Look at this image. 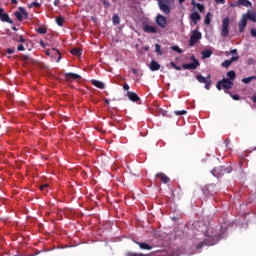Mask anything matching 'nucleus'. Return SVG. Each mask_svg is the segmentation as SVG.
Segmentation results:
<instances>
[{"label":"nucleus","instance_id":"1","mask_svg":"<svg viewBox=\"0 0 256 256\" xmlns=\"http://www.w3.org/2000/svg\"><path fill=\"white\" fill-rule=\"evenodd\" d=\"M233 171V167L231 166H218L215 167L211 173L214 177H223V175H227Z\"/></svg>","mask_w":256,"mask_h":256},{"label":"nucleus","instance_id":"2","mask_svg":"<svg viewBox=\"0 0 256 256\" xmlns=\"http://www.w3.org/2000/svg\"><path fill=\"white\" fill-rule=\"evenodd\" d=\"M216 87L218 91L224 89L225 93H228L229 90L233 88V81L227 78H223L222 80L218 81Z\"/></svg>","mask_w":256,"mask_h":256},{"label":"nucleus","instance_id":"3","mask_svg":"<svg viewBox=\"0 0 256 256\" xmlns=\"http://www.w3.org/2000/svg\"><path fill=\"white\" fill-rule=\"evenodd\" d=\"M175 0H158V6L160 11H162V13H164L165 15H169V13H171V7H169V5H171V3H173Z\"/></svg>","mask_w":256,"mask_h":256},{"label":"nucleus","instance_id":"4","mask_svg":"<svg viewBox=\"0 0 256 256\" xmlns=\"http://www.w3.org/2000/svg\"><path fill=\"white\" fill-rule=\"evenodd\" d=\"M190 60L193 61V63H188V64H183L182 68H184L185 70H194L197 69V67H199L201 64L199 63V60L197 58H195V55H192L190 57Z\"/></svg>","mask_w":256,"mask_h":256},{"label":"nucleus","instance_id":"5","mask_svg":"<svg viewBox=\"0 0 256 256\" xmlns=\"http://www.w3.org/2000/svg\"><path fill=\"white\" fill-rule=\"evenodd\" d=\"M229 23H231L229 17L222 20L221 37H229Z\"/></svg>","mask_w":256,"mask_h":256},{"label":"nucleus","instance_id":"6","mask_svg":"<svg viewBox=\"0 0 256 256\" xmlns=\"http://www.w3.org/2000/svg\"><path fill=\"white\" fill-rule=\"evenodd\" d=\"M201 37H202L201 32H199L198 30H194L192 32V35L190 36V41H189L190 47L197 45V42L201 40Z\"/></svg>","mask_w":256,"mask_h":256},{"label":"nucleus","instance_id":"7","mask_svg":"<svg viewBox=\"0 0 256 256\" xmlns=\"http://www.w3.org/2000/svg\"><path fill=\"white\" fill-rule=\"evenodd\" d=\"M156 25H158V27H160L161 29H165V27H167V18H165V16L159 14L156 17Z\"/></svg>","mask_w":256,"mask_h":256},{"label":"nucleus","instance_id":"8","mask_svg":"<svg viewBox=\"0 0 256 256\" xmlns=\"http://www.w3.org/2000/svg\"><path fill=\"white\" fill-rule=\"evenodd\" d=\"M0 21L4 23H10L12 25L13 20L9 17V14L5 13V9L0 8Z\"/></svg>","mask_w":256,"mask_h":256},{"label":"nucleus","instance_id":"9","mask_svg":"<svg viewBox=\"0 0 256 256\" xmlns=\"http://www.w3.org/2000/svg\"><path fill=\"white\" fill-rule=\"evenodd\" d=\"M64 77H65L66 81H77V79H81V75L73 73V72L65 73Z\"/></svg>","mask_w":256,"mask_h":256},{"label":"nucleus","instance_id":"10","mask_svg":"<svg viewBox=\"0 0 256 256\" xmlns=\"http://www.w3.org/2000/svg\"><path fill=\"white\" fill-rule=\"evenodd\" d=\"M212 245H215V240H213V238H209L207 240L200 242L197 245V249H203V247L205 246H212Z\"/></svg>","mask_w":256,"mask_h":256},{"label":"nucleus","instance_id":"11","mask_svg":"<svg viewBox=\"0 0 256 256\" xmlns=\"http://www.w3.org/2000/svg\"><path fill=\"white\" fill-rule=\"evenodd\" d=\"M234 61H239V56H232L230 60H225L222 63V67H224V69H229Z\"/></svg>","mask_w":256,"mask_h":256},{"label":"nucleus","instance_id":"12","mask_svg":"<svg viewBox=\"0 0 256 256\" xmlns=\"http://www.w3.org/2000/svg\"><path fill=\"white\" fill-rule=\"evenodd\" d=\"M155 177L156 179H160L161 183L167 184L169 183V181H171V179L168 176H166L165 173L163 172L157 173Z\"/></svg>","mask_w":256,"mask_h":256},{"label":"nucleus","instance_id":"13","mask_svg":"<svg viewBox=\"0 0 256 256\" xmlns=\"http://www.w3.org/2000/svg\"><path fill=\"white\" fill-rule=\"evenodd\" d=\"M127 97L130 101H133V103H137L141 99L139 98V95H137V93L131 91L127 92Z\"/></svg>","mask_w":256,"mask_h":256},{"label":"nucleus","instance_id":"14","mask_svg":"<svg viewBox=\"0 0 256 256\" xmlns=\"http://www.w3.org/2000/svg\"><path fill=\"white\" fill-rule=\"evenodd\" d=\"M134 243L136 245L139 246L140 249L144 250V251H151V249H153V246L145 243V242H137V241H134Z\"/></svg>","mask_w":256,"mask_h":256},{"label":"nucleus","instance_id":"15","mask_svg":"<svg viewBox=\"0 0 256 256\" xmlns=\"http://www.w3.org/2000/svg\"><path fill=\"white\" fill-rule=\"evenodd\" d=\"M46 55H58L57 63L61 61V52L55 48H52L51 50H46Z\"/></svg>","mask_w":256,"mask_h":256},{"label":"nucleus","instance_id":"16","mask_svg":"<svg viewBox=\"0 0 256 256\" xmlns=\"http://www.w3.org/2000/svg\"><path fill=\"white\" fill-rule=\"evenodd\" d=\"M144 33H157V27L145 24L143 26Z\"/></svg>","mask_w":256,"mask_h":256},{"label":"nucleus","instance_id":"17","mask_svg":"<svg viewBox=\"0 0 256 256\" xmlns=\"http://www.w3.org/2000/svg\"><path fill=\"white\" fill-rule=\"evenodd\" d=\"M246 27H247V17L243 16V18L239 22V32L243 33Z\"/></svg>","mask_w":256,"mask_h":256},{"label":"nucleus","instance_id":"18","mask_svg":"<svg viewBox=\"0 0 256 256\" xmlns=\"http://www.w3.org/2000/svg\"><path fill=\"white\" fill-rule=\"evenodd\" d=\"M244 17H246V21L247 19H249V21H252L253 23H256V14L255 12H251V11H247V13L244 15Z\"/></svg>","mask_w":256,"mask_h":256},{"label":"nucleus","instance_id":"19","mask_svg":"<svg viewBox=\"0 0 256 256\" xmlns=\"http://www.w3.org/2000/svg\"><path fill=\"white\" fill-rule=\"evenodd\" d=\"M191 21H193L194 25H197V21H201V15L198 12H193L190 15Z\"/></svg>","mask_w":256,"mask_h":256},{"label":"nucleus","instance_id":"20","mask_svg":"<svg viewBox=\"0 0 256 256\" xmlns=\"http://www.w3.org/2000/svg\"><path fill=\"white\" fill-rule=\"evenodd\" d=\"M150 71H159V69H161V65L159 63H157V61L152 60L150 62Z\"/></svg>","mask_w":256,"mask_h":256},{"label":"nucleus","instance_id":"21","mask_svg":"<svg viewBox=\"0 0 256 256\" xmlns=\"http://www.w3.org/2000/svg\"><path fill=\"white\" fill-rule=\"evenodd\" d=\"M196 79L199 83L205 84L206 82H208L211 79V75H208L207 77H205V76L199 74L196 76Z\"/></svg>","mask_w":256,"mask_h":256},{"label":"nucleus","instance_id":"22","mask_svg":"<svg viewBox=\"0 0 256 256\" xmlns=\"http://www.w3.org/2000/svg\"><path fill=\"white\" fill-rule=\"evenodd\" d=\"M91 83L94 87H97V89H105V84L99 80H91Z\"/></svg>","mask_w":256,"mask_h":256},{"label":"nucleus","instance_id":"23","mask_svg":"<svg viewBox=\"0 0 256 256\" xmlns=\"http://www.w3.org/2000/svg\"><path fill=\"white\" fill-rule=\"evenodd\" d=\"M226 77H228L227 79L229 81H235V77H237V74L235 73V71L231 70L227 72Z\"/></svg>","mask_w":256,"mask_h":256},{"label":"nucleus","instance_id":"24","mask_svg":"<svg viewBox=\"0 0 256 256\" xmlns=\"http://www.w3.org/2000/svg\"><path fill=\"white\" fill-rule=\"evenodd\" d=\"M239 5H242V7H252V3L249 0H238Z\"/></svg>","mask_w":256,"mask_h":256},{"label":"nucleus","instance_id":"25","mask_svg":"<svg viewBox=\"0 0 256 256\" xmlns=\"http://www.w3.org/2000/svg\"><path fill=\"white\" fill-rule=\"evenodd\" d=\"M70 53L72 55H74L75 57H81V55H82L81 49H79V48H72Z\"/></svg>","mask_w":256,"mask_h":256},{"label":"nucleus","instance_id":"26","mask_svg":"<svg viewBox=\"0 0 256 256\" xmlns=\"http://www.w3.org/2000/svg\"><path fill=\"white\" fill-rule=\"evenodd\" d=\"M211 55H213V51L212 50H204V51H202V58L203 59H209V57H211Z\"/></svg>","mask_w":256,"mask_h":256},{"label":"nucleus","instance_id":"27","mask_svg":"<svg viewBox=\"0 0 256 256\" xmlns=\"http://www.w3.org/2000/svg\"><path fill=\"white\" fill-rule=\"evenodd\" d=\"M212 16H213V14H211V12H207L205 19H204L205 25H211V17Z\"/></svg>","mask_w":256,"mask_h":256},{"label":"nucleus","instance_id":"28","mask_svg":"<svg viewBox=\"0 0 256 256\" xmlns=\"http://www.w3.org/2000/svg\"><path fill=\"white\" fill-rule=\"evenodd\" d=\"M112 22L113 25H119V23H121V18L119 17V14H114Z\"/></svg>","mask_w":256,"mask_h":256},{"label":"nucleus","instance_id":"29","mask_svg":"<svg viewBox=\"0 0 256 256\" xmlns=\"http://www.w3.org/2000/svg\"><path fill=\"white\" fill-rule=\"evenodd\" d=\"M255 80H256V76H251V77L243 78L242 83H245L247 85Z\"/></svg>","mask_w":256,"mask_h":256},{"label":"nucleus","instance_id":"30","mask_svg":"<svg viewBox=\"0 0 256 256\" xmlns=\"http://www.w3.org/2000/svg\"><path fill=\"white\" fill-rule=\"evenodd\" d=\"M17 43H24L25 47H29V44H27V40L23 38V35L18 36V39H16Z\"/></svg>","mask_w":256,"mask_h":256},{"label":"nucleus","instance_id":"31","mask_svg":"<svg viewBox=\"0 0 256 256\" xmlns=\"http://www.w3.org/2000/svg\"><path fill=\"white\" fill-rule=\"evenodd\" d=\"M193 5L195 6V7H197V9H198V11H200V13H203L204 11H205V6H203L202 4H200V3H193Z\"/></svg>","mask_w":256,"mask_h":256},{"label":"nucleus","instance_id":"32","mask_svg":"<svg viewBox=\"0 0 256 256\" xmlns=\"http://www.w3.org/2000/svg\"><path fill=\"white\" fill-rule=\"evenodd\" d=\"M56 23L59 27H63V23H65V20L63 17H56Z\"/></svg>","mask_w":256,"mask_h":256},{"label":"nucleus","instance_id":"33","mask_svg":"<svg viewBox=\"0 0 256 256\" xmlns=\"http://www.w3.org/2000/svg\"><path fill=\"white\" fill-rule=\"evenodd\" d=\"M126 256H149V255L143 254V253H136V252H127Z\"/></svg>","mask_w":256,"mask_h":256},{"label":"nucleus","instance_id":"34","mask_svg":"<svg viewBox=\"0 0 256 256\" xmlns=\"http://www.w3.org/2000/svg\"><path fill=\"white\" fill-rule=\"evenodd\" d=\"M19 11H21L22 16H24L25 19H29V14H28L27 11L25 10V8L19 7Z\"/></svg>","mask_w":256,"mask_h":256},{"label":"nucleus","instance_id":"35","mask_svg":"<svg viewBox=\"0 0 256 256\" xmlns=\"http://www.w3.org/2000/svg\"><path fill=\"white\" fill-rule=\"evenodd\" d=\"M155 51L158 55H163V50H161L160 44H155Z\"/></svg>","mask_w":256,"mask_h":256},{"label":"nucleus","instance_id":"36","mask_svg":"<svg viewBox=\"0 0 256 256\" xmlns=\"http://www.w3.org/2000/svg\"><path fill=\"white\" fill-rule=\"evenodd\" d=\"M14 15L18 21H23V13H21V11L15 12Z\"/></svg>","mask_w":256,"mask_h":256},{"label":"nucleus","instance_id":"37","mask_svg":"<svg viewBox=\"0 0 256 256\" xmlns=\"http://www.w3.org/2000/svg\"><path fill=\"white\" fill-rule=\"evenodd\" d=\"M37 33H39L40 35H45L47 33V29L44 27H39L37 29Z\"/></svg>","mask_w":256,"mask_h":256},{"label":"nucleus","instance_id":"38","mask_svg":"<svg viewBox=\"0 0 256 256\" xmlns=\"http://www.w3.org/2000/svg\"><path fill=\"white\" fill-rule=\"evenodd\" d=\"M172 51H175L176 53H183V50L179 48V46H172Z\"/></svg>","mask_w":256,"mask_h":256},{"label":"nucleus","instance_id":"39","mask_svg":"<svg viewBox=\"0 0 256 256\" xmlns=\"http://www.w3.org/2000/svg\"><path fill=\"white\" fill-rule=\"evenodd\" d=\"M170 67H172L173 69H176V71H181V67L177 66L175 62H170Z\"/></svg>","mask_w":256,"mask_h":256},{"label":"nucleus","instance_id":"40","mask_svg":"<svg viewBox=\"0 0 256 256\" xmlns=\"http://www.w3.org/2000/svg\"><path fill=\"white\" fill-rule=\"evenodd\" d=\"M175 113V115H187V111L186 110H182V111H175L174 112Z\"/></svg>","mask_w":256,"mask_h":256},{"label":"nucleus","instance_id":"41","mask_svg":"<svg viewBox=\"0 0 256 256\" xmlns=\"http://www.w3.org/2000/svg\"><path fill=\"white\" fill-rule=\"evenodd\" d=\"M102 3L104 6H106L107 8L111 7V2H109V0H102Z\"/></svg>","mask_w":256,"mask_h":256},{"label":"nucleus","instance_id":"42","mask_svg":"<svg viewBox=\"0 0 256 256\" xmlns=\"http://www.w3.org/2000/svg\"><path fill=\"white\" fill-rule=\"evenodd\" d=\"M6 53H8V55H13V53H15V48L6 49Z\"/></svg>","mask_w":256,"mask_h":256},{"label":"nucleus","instance_id":"43","mask_svg":"<svg viewBox=\"0 0 256 256\" xmlns=\"http://www.w3.org/2000/svg\"><path fill=\"white\" fill-rule=\"evenodd\" d=\"M204 85H205V89L207 90L211 89V79L208 80L206 83H204Z\"/></svg>","mask_w":256,"mask_h":256},{"label":"nucleus","instance_id":"44","mask_svg":"<svg viewBox=\"0 0 256 256\" xmlns=\"http://www.w3.org/2000/svg\"><path fill=\"white\" fill-rule=\"evenodd\" d=\"M30 7L39 8V7H41V4H40L39 2H32V3L30 4Z\"/></svg>","mask_w":256,"mask_h":256},{"label":"nucleus","instance_id":"45","mask_svg":"<svg viewBox=\"0 0 256 256\" xmlns=\"http://www.w3.org/2000/svg\"><path fill=\"white\" fill-rule=\"evenodd\" d=\"M17 51H25V44L18 45Z\"/></svg>","mask_w":256,"mask_h":256},{"label":"nucleus","instance_id":"46","mask_svg":"<svg viewBox=\"0 0 256 256\" xmlns=\"http://www.w3.org/2000/svg\"><path fill=\"white\" fill-rule=\"evenodd\" d=\"M232 99L234 101H239V99H241V96L237 95V94H234V95H231Z\"/></svg>","mask_w":256,"mask_h":256},{"label":"nucleus","instance_id":"47","mask_svg":"<svg viewBox=\"0 0 256 256\" xmlns=\"http://www.w3.org/2000/svg\"><path fill=\"white\" fill-rule=\"evenodd\" d=\"M49 188V184H44L42 186H40V191H45V189Z\"/></svg>","mask_w":256,"mask_h":256},{"label":"nucleus","instance_id":"48","mask_svg":"<svg viewBox=\"0 0 256 256\" xmlns=\"http://www.w3.org/2000/svg\"><path fill=\"white\" fill-rule=\"evenodd\" d=\"M123 89H124V91H129V89H130L129 84L125 83L123 85Z\"/></svg>","mask_w":256,"mask_h":256},{"label":"nucleus","instance_id":"49","mask_svg":"<svg viewBox=\"0 0 256 256\" xmlns=\"http://www.w3.org/2000/svg\"><path fill=\"white\" fill-rule=\"evenodd\" d=\"M22 61H29V55H23Z\"/></svg>","mask_w":256,"mask_h":256},{"label":"nucleus","instance_id":"50","mask_svg":"<svg viewBox=\"0 0 256 256\" xmlns=\"http://www.w3.org/2000/svg\"><path fill=\"white\" fill-rule=\"evenodd\" d=\"M250 33H251L252 37H256V29L255 28H253Z\"/></svg>","mask_w":256,"mask_h":256},{"label":"nucleus","instance_id":"51","mask_svg":"<svg viewBox=\"0 0 256 256\" xmlns=\"http://www.w3.org/2000/svg\"><path fill=\"white\" fill-rule=\"evenodd\" d=\"M216 3H221V5H225V0H215Z\"/></svg>","mask_w":256,"mask_h":256},{"label":"nucleus","instance_id":"52","mask_svg":"<svg viewBox=\"0 0 256 256\" xmlns=\"http://www.w3.org/2000/svg\"><path fill=\"white\" fill-rule=\"evenodd\" d=\"M132 73H134V75H137V73H139V70L133 68V69H132Z\"/></svg>","mask_w":256,"mask_h":256},{"label":"nucleus","instance_id":"53","mask_svg":"<svg viewBox=\"0 0 256 256\" xmlns=\"http://www.w3.org/2000/svg\"><path fill=\"white\" fill-rule=\"evenodd\" d=\"M231 54H232V55H237V49L231 50Z\"/></svg>","mask_w":256,"mask_h":256},{"label":"nucleus","instance_id":"54","mask_svg":"<svg viewBox=\"0 0 256 256\" xmlns=\"http://www.w3.org/2000/svg\"><path fill=\"white\" fill-rule=\"evenodd\" d=\"M54 5H55V7H57L59 5V0H55Z\"/></svg>","mask_w":256,"mask_h":256},{"label":"nucleus","instance_id":"55","mask_svg":"<svg viewBox=\"0 0 256 256\" xmlns=\"http://www.w3.org/2000/svg\"><path fill=\"white\" fill-rule=\"evenodd\" d=\"M12 5H17V0H11Z\"/></svg>","mask_w":256,"mask_h":256},{"label":"nucleus","instance_id":"56","mask_svg":"<svg viewBox=\"0 0 256 256\" xmlns=\"http://www.w3.org/2000/svg\"><path fill=\"white\" fill-rule=\"evenodd\" d=\"M225 143H226V146H227L229 143H231V140L226 139V140H225Z\"/></svg>","mask_w":256,"mask_h":256},{"label":"nucleus","instance_id":"57","mask_svg":"<svg viewBox=\"0 0 256 256\" xmlns=\"http://www.w3.org/2000/svg\"><path fill=\"white\" fill-rule=\"evenodd\" d=\"M178 2L181 3H185V0H178Z\"/></svg>","mask_w":256,"mask_h":256},{"label":"nucleus","instance_id":"58","mask_svg":"<svg viewBox=\"0 0 256 256\" xmlns=\"http://www.w3.org/2000/svg\"><path fill=\"white\" fill-rule=\"evenodd\" d=\"M40 45H41L42 47H45V44H43V41L40 42Z\"/></svg>","mask_w":256,"mask_h":256},{"label":"nucleus","instance_id":"59","mask_svg":"<svg viewBox=\"0 0 256 256\" xmlns=\"http://www.w3.org/2000/svg\"><path fill=\"white\" fill-rule=\"evenodd\" d=\"M12 29H13V31H17V27H15V26Z\"/></svg>","mask_w":256,"mask_h":256},{"label":"nucleus","instance_id":"60","mask_svg":"<svg viewBox=\"0 0 256 256\" xmlns=\"http://www.w3.org/2000/svg\"><path fill=\"white\" fill-rule=\"evenodd\" d=\"M105 103L109 104V100L106 99V100H105Z\"/></svg>","mask_w":256,"mask_h":256},{"label":"nucleus","instance_id":"61","mask_svg":"<svg viewBox=\"0 0 256 256\" xmlns=\"http://www.w3.org/2000/svg\"><path fill=\"white\" fill-rule=\"evenodd\" d=\"M146 51H149V47H146Z\"/></svg>","mask_w":256,"mask_h":256}]
</instances>
